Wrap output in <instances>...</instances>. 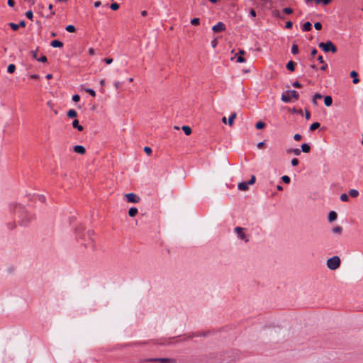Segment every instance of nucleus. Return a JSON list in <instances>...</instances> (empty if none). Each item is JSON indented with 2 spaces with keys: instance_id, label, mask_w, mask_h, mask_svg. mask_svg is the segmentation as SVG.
<instances>
[{
  "instance_id": "obj_7",
  "label": "nucleus",
  "mask_w": 363,
  "mask_h": 363,
  "mask_svg": "<svg viewBox=\"0 0 363 363\" xmlns=\"http://www.w3.org/2000/svg\"><path fill=\"white\" fill-rule=\"evenodd\" d=\"M235 232L238 234V238L241 240H245V242H248V239L247 235L243 233V228L241 227H236L235 228Z\"/></svg>"
},
{
  "instance_id": "obj_14",
  "label": "nucleus",
  "mask_w": 363,
  "mask_h": 363,
  "mask_svg": "<svg viewBox=\"0 0 363 363\" xmlns=\"http://www.w3.org/2000/svg\"><path fill=\"white\" fill-rule=\"evenodd\" d=\"M50 45L53 48H62L63 46V43L61 41L57 40H52L51 42Z\"/></svg>"
},
{
  "instance_id": "obj_30",
  "label": "nucleus",
  "mask_w": 363,
  "mask_h": 363,
  "mask_svg": "<svg viewBox=\"0 0 363 363\" xmlns=\"http://www.w3.org/2000/svg\"><path fill=\"white\" fill-rule=\"evenodd\" d=\"M255 127L257 129H262L265 127V123L262 121H259L256 123Z\"/></svg>"
},
{
  "instance_id": "obj_5",
  "label": "nucleus",
  "mask_w": 363,
  "mask_h": 363,
  "mask_svg": "<svg viewBox=\"0 0 363 363\" xmlns=\"http://www.w3.org/2000/svg\"><path fill=\"white\" fill-rule=\"evenodd\" d=\"M150 362H160V363H176V360L172 358H150L145 360Z\"/></svg>"
},
{
  "instance_id": "obj_19",
  "label": "nucleus",
  "mask_w": 363,
  "mask_h": 363,
  "mask_svg": "<svg viewBox=\"0 0 363 363\" xmlns=\"http://www.w3.org/2000/svg\"><path fill=\"white\" fill-rule=\"evenodd\" d=\"M138 213V209L136 208H130L128 211V215L130 216V217H134L137 215Z\"/></svg>"
},
{
  "instance_id": "obj_11",
  "label": "nucleus",
  "mask_w": 363,
  "mask_h": 363,
  "mask_svg": "<svg viewBox=\"0 0 363 363\" xmlns=\"http://www.w3.org/2000/svg\"><path fill=\"white\" fill-rule=\"evenodd\" d=\"M248 183L247 182H241L238 184V189L240 191H247L248 189Z\"/></svg>"
},
{
  "instance_id": "obj_54",
  "label": "nucleus",
  "mask_w": 363,
  "mask_h": 363,
  "mask_svg": "<svg viewBox=\"0 0 363 363\" xmlns=\"http://www.w3.org/2000/svg\"><path fill=\"white\" fill-rule=\"evenodd\" d=\"M18 26H19V27L24 28L26 26V22L23 20L21 21Z\"/></svg>"
},
{
  "instance_id": "obj_8",
  "label": "nucleus",
  "mask_w": 363,
  "mask_h": 363,
  "mask_svg": "<svg viewBox=\"0 0 363 363\" xmlns=\"http://www.w3.org/2000/svg\"><path fill=\"white\" fill-rule=\"evenodd\" d=\"M212 30L215 33L221 32L225 30V26L223 23L219 22L213 26Z\"/></svg>"
},
{
  "instance_id": "obj_28",
  "label": "nucleus",
  "mask_w": 363,
  "mask_h": 363,
  "mask_svg": "<svg viewBox=\"0 0 363 363\" xmlns=\"http://www.w3.org/2000/svg\"><path fill=\"white\" fill-rule=\"evenodd\" d=\"M291 52L294 55L298 54V45L296 44H293L292 48H291Z\"/></svg>"
},
{
  "instance_id": "obj_46",
  "label": "nucleus",
  "mask_w": 363,
  "mask_h": 363,
  "mask_svg": "<svg viewBox=\"0 0 363 363\" xmlns=\"http://www.w3.org/2000/svg\"><path fill=\"white\" fill-rule=\"evenodd\" d=\"M291 164L293 166H297L298 164V160L296 158H294L291 160Z\"/></svg>"
},
{
  "instance_id": "obj_15",
  "label": "nucleus",
  "mask_w": 363,
  "mask_h": 363,
  "mask_svg": "<svg viewBox=\"0 0 363 363\" xmlns=\"http://www.w3.org/2000/svg\"><path fill=\"white\" fill-rule=\"evenodd\" d=\"M324 103L326 106H330L333 104V99L330 96H326L324 98Z\"/></svg>"
},
{
  "instance_id": "obj_38",
  "label": "nucleus",
  "mask_w": 363,
  "mask_h": 363,
  "mask_svg": "<svg viewBox=\"0 0 363 363\" xmlns=\"http://www.w3.org/2000/svg\"><path fill=\"white\" fill-rule=\"evenodd\" d=\"M200 20L198 18H194L191 21V23L194 26H197L199 24Z\"/></svg>"
},
{
  "instance_id": "obj_37",
  "label": "nucleus",
  "mask_w": 363,
  "mask_h": 363,
  "mask_svg": "<svg viewBox=\"0 0 363 363\" xmlns=\"http://www.w3.org/2000/svg\"><path fill=\"white\" fill-rule=\"evenodd\" d=\"M340 199H341V201L346 202V201H348L349 197L346 194H342L340 196Z\"/></svg>"
},
{
  "instance_id": "obj_23",
  "label": "nucleus",
  "mask_w": 363,
  "mask_h": 363,
  "mask_svg": "<svg viewBox=\"0 0 363 363\" xmlns=\"http://www.w3.org/2000/svg\"><path fill=\"white\" fill-rule=\"evenodd\" d=\"M182 129L186 135H189L191 133V128L189 126L184 125Z\"/></svg>"
},
{
  "instance_id": "obj_47",
  "label": "nucleus",
  "mask_w": 363,
  "mask_h": 363,
  "mask_svg": "<svg viewBox=\"0 0 363 363\" xmlns=\"http://www.w3.org/2000/svg\"><path fill=\"white\" fill-rule=\"evenodd\" d=\"M286 26V28L287 29H290V28H292V26H293V23H292V22H291V21H287V22L286 23V26Z\"/></svg>"
},
{
  "instance_id": "obj_57",
  "label": "nucleus",
  "mask_w": 363,
  "mask_h": 363,
  "mask_svg": "<svg viewBox=\"0 0 363 363\" xmlns=\"http://www.w3.org/2000/svg\"><path fill=\"white\" fill-rule=\"evenodd\" d=\"M30 79H37L39 78V76L38 74H32L30 77Z\"/></svg>"
},
{
  "instance_id": "obj_42",
  "label": "nucleus",
  "mask_w": 363,
  "mask_h": 363,
  "mask_svg": "<svg viewBox=\"0 0 363 363\" xmlns=\"http://www.w3.org/2000/svg\"><path fill=\"white\" fill-rule=\"evenodd\" d=\"M314 27L316 30H320L322 28V24L320 22H316L314 24Z\"/></svg>"
},
{
  "instance_id": "obj_12",
  "label": "nucleus",
  "mask_w": 363,
  "mask_h": 363,
  "mask_svg": "<svg viewBox=\"0 0 363 363\" xmlns=\"http://www.w3.org/2000/svg\"><path fill=\"white\" fill-rule=\"evenodd\" d=\"M350 76H351V77H352V78H353L352 82H353L354 84H357V83H359V79H358V77H357L358 74H357V72L356 71H352V72H350Z\"/></svg>"
},
{
  "instance_id": "obj_20",
  "label": "nucleus",
  "mask_w": 363,
  "mask_h": 363,
  "mask_svg": "<svg viewBox=\"0 0 363 363\" xmlns=\"http://www.w3.org/2000/svg\"><path fill=\"white\" fill-rule=\"evenodd\" d=\"M301 150L303 152L308 153L311 150V147L309 146V145H308L306 143L302 144L301 145Z\"/></svg>"
},
{
  "instance_id": "obj_50",
  "label": "nucleus",
  "mask_w": 363,
  "mask_h": 363,
  "mask_svg": "<svg viewBox=\"0 0 363 363\" xmlns=\"http://www.w3.org/2000/svg\"><path fill=\"white\" fill-rule=\"evenodd\" d=\"M294 87L296 88H301V84L298 82H294L292 84Z\"/></svg>"
},
{
  "instance_id": "obj_29",
  "label": "nucleus",
  "mask_w": 363,
  "mask_h": 363,
  "mask_svg": "<svg viewBox=\"0 0 363 363\" xmlns=\"http://www.w3.org/2000/svg\"><path fill=\"white\" fill-rule=\"evenodd\" d=\"M65 30L67 31V32H69V33H73V32H75L76 29H75V27L72 25H69L67 26L66 28H65Z\"/></svg>"
},
{
  "instance_id": "obj_39",
  "label": "nucleus",
  "mask_w": 363,
  "mask_h": 363,
  "mask_svg": "<svg viewBox=\"0 0 363 363\" xmlns=\"http://www.w3.org/2000/svg\"><path fill=\"white\" fill-rule=\"evenodd\" d=\"M144 151L148 155H150L152 153V149L150 147H145Z\"/></svg>"
},
{
  "instance_id": "obj_21",
  "label": "nucleus",
  "mask_w": 363,
  "mask_h": 363,
  "mask_svg": "<svg viewBox=\"0 0 363 363\" xmlns=\"http://www.w3.org/2000/svg\"><path fill=\"white\" fill-rule=\"evenodd\" d=\"M311 23L310 22H306L303 25V31H309L311 30Z\"/></svg>"
},
{
  "instance_id": "obj_22",
  "label": "nucleus",
  "mask_w": 363,
  "mask_h": 363,
  "mask_svg": "<svg viewBox=\"0 0 363 363\" xmlns=\"http://www.w3.org/2000/svg\"><path fill=\"white\" fill-rule=\"evenodd\" d=\"M288 153H294L295 155L298 156L301 154V150L298 148L289 149L287 150Z\"/></svg>"
},
{
  "instance_id": "obj_33",
  "label": "nucleus",
  "mask_w": 363,
  "mask_h": 363,
  "mask_svg": "<svg viewBox=\"0 0 363 363\" xmlns=\"http://www.w3.org/2000/svg\"><path fill=\"white\" fill-rule=\"evenodd\" d=\"M9 26L13 30H17L19 28L18 24H16L14 23H9Z\"/></svg>"
},
{
  "instance_id": "obj_35",
  "label": "nucleus",
  "mask_w": 363,
  "mask_h": 363,
  "mask_svg": "<svg viewBox=\"0 0 363 363\" xmlns=\"http://www.w3.org/2000/svg\"><path fill=\"white\" fill-rule=\"evenodd\" d=\"M281 179H282V181H283L284 183H286V184H289V183H290V181H291L290 177H289V176H287V175H284V176H283V177H281Z\"/></svg>"
},
{
  "instance_id": "obj_16",
  "label": "nucleus",
  "mask_w": 363,
  "mask_h": 363,
  "mask_svg": "<svg viewBox=\"0 0 363 363\" xmlns=\"http://www.w3.org/2000/svg\"><path fill=\"white\" fill-rule=\"evenodd\" d=\"M67 116L70 118H75L77 116V113L74 109H69L67 113Z\"/></svg>"
},
{
  "instance_id": "obj_60",
  "label": "nucleus",
  "mask_w": 363,
  "mask_h": 363,
  "mask_svg": "<svg viewBox=\"0 0 363 363\" xmlns=\"http://www.w3.org/2000/svg\"><path fill=\"white\" fill-rule=\"evenodd\" d=\"M316 53H317V50H316V49H315V48H314V49H313V50H312V51H311V55H312L313 57H314V56L316 55Z\"/></svg>"
},
{
  "instance_id": "obj_49",
  "label": "nucleus",
  "mask_w": 363,
  "mask_h": 363,
  "mask_svg": "<svg viewBox=\"0 0 363 363\" xmlns=\"http://www.w3.org/2000/svg\"><path fill=\"white\" fill-rule=\"evenodd\" d=\"M104 62H105L106 64L109 65V64L112 63L113 59L112 58H109V57L104 58Z\"/></svg>"
},
{
  "instance_id": "obj_31",
  "label": "nucleus",
  "mask_w": 363,
  "mask_h": 363,
  "mask_svg": "<svg viewBox=\"0 0 363 363\" xmlns=\"http://www.w3.org/2000/svg\"><path fill=\"white\" fill-rule=\"evenodd\" d=\"M84 90L89 93L91 96H92L93 97H95L96 96V92L94 90L91 89H84Z\"/></svg>"
},
{
  "instance_id": "obj_59",
  "label": "nucleus",
  "mask_w": 363,
  "mask_h": 363,
  "mask_svg": "<svg viewBox=\"0 0 363 363\" xmlns=\"http://www.w3.org/2000/svg\"><path fill=\"white\" fill-rule=\"evenodd\" d=\"M101 4V1H97L94 3V6L97 8V7L100 6Z\"/></svg>"
},
{
  "instance_id": "obj_26",
  "label": "nucleus",
  "mask_w": 363,
  "mask_h": 363,
  "mask_svg": "<svg viewBox=\"0 0 363 363\" xmlns=\"http://www.w3.org/2000/svg\"><path fill=\"white\" fill-rule=\"evenodd\" d=\"M320 125L318 122H315L311 125L310 130L313 131V130H316L317 128H318L320 127Z\"/></svg>"
},
{
  "instance_id": "obj_6",
  "label": "nucleus",
  "mask_w": 363,
  "mask_h": 363,
  "mask_svg": "<svg viewBox=\"0 0 363 363\" xmlns=\"http://www.w3.org/2000/svg\"><path fill=\"white\" fill-rule=\"evenodd\" d=\"M125 196L130 203H138L140 201V198L134 193L126 194Z\"/></svg>"
},
{
  "instance_id": "obj_2",
  "label": "nucleus",
  "mask_w": 363,
  "mask_h": 363,
  "mask_svg": "<svg viewBox=\"0 0 363 363\" xmlns=\"http://www.w3.org/2000/svg\"><path fill=\"white\" fill-rule=\"evenodd\" d=\"M341 260L338 256H334L327 260V267L331 270H335L340 266Z\"/></svg>"
},
{
  "instance_id": "obj_44",
  "label": "nucleus",
  "mask_w": 363,
  "mask_h": 363,
  "mask_svg": "<svg viewBox=\"0 0 363 363\" xmlns=\"http://www.w3.org/2000/svg\"><path fill=\"white\" fill-rule=\"evenodd\" d=\"M255 176L252 175L250 178V179L249 180V182H247L248 184L250 185V184H253L255 182Z\"/></svg>"
},
{
  "instance_id": "obj_10",
  "label": "nucleus",
  "mask_w": 363,
  "mask_h": 363,
  "mask_svg": "<svg viewBox=\"0 0 363 363\" xmlns=\"http://www.w3.org/2000/svg\"><path fill=\"white\" fill-rule=\"evenodd\" d=\"M72 126L74 128H77L79 131H82L84 128L82 125H79V121L75 119L72 122Z\"/></svg>"
},
{
  "instance_id": "obj_27",
  "label": "nucleus",
  "mask_w": 363,
  "mask_h": 363,
  "mask_svg": "<svg viewBox=\"0 0 363 363\" xmlns=\"http://www.w3.org/2000/svg\"><path fill=\"white\" fill-rule=\"evenodd\" d=\"M16 70V66L13 64H11L7 67V71L9 73H13Z\"/></svg>"
},
{
  "instance_id": "obj_56",
  "label": "nucleus",
  "mask_w": 363,
  "mask_h": 363,
  "mask_svg": "<svg viewBox=\"0 0 363 363\" xmlns=\"http://www.w3.org/2000/svg\"><path fill=\"white\" fill-rule=\"evenodd\" d=\"M31 53H32L33 57L37 60L38 59V57H37V51H32Z\"/></svg>"
},
{
  "instance_id": "obj_4",
  "label": "nucleus",
  "mask_w": 363,
  "mask_h": 363,
  "mask_svg": "<svg viewBox=\"0 0 363 363\" xmlns=\"http://www.w3.org/2000/svg\"><path fill=\"white\" fill-rule=\"evenodd\" d=\"M319 47L325 52H332L333 53H335L337 50L336 46L331 41L320 43Z\"/></svg>"
},
{
  "instance_id": "obj_24",
  "label": "nucleus",
  "mask_w": 363,
  "mask_h": 363,
  "mask_svg": "<svg viewBox=\"0 0 363 363\" xmlns=\"http://www.w3.org/2000/svg\"><path fill=\"white\" fill-rule=\"evenodd\" d=\"M349 195L352 198H356L359 195V192L356 189H351L349 191Z\"/></svg>"
},
{
  "instance_id": "obj_53",
  "label": "nucleus",
  "mask_w": 363,
  "mask_h": 363,
  "mask_svg": "<svg viewBox=\"0 0 363 363\" xmlns=\"http://www.w3.org/2000/svg\"><path fill=\"white\" fill-rule=\"evenodd\" d=\"M89 53L91 55H94L95 54V50L94 48H91L89 49Z\"/></svg>"
},
{
  "instance_id": "obj_1",
  "label": "nucleus",
  "mask_w": 363,
  "mask_h": 363,
  "mask_svg": "<svg viewBox=\"0 0 363 363\" xmlns=\"http://www.w3.org/2000/svg\"><path fill=\"white\" fill-rule=\"evenodd\" d=\"M94 232L88 230L84 235L83 239L85 240V242L84 243V245L86 247H89L91 249L95 248L94 245Z\"/></svg>"
},
{
  "instance_id": "obj_41",
  "label": "nucleus",
  "mask_w": 363,
  "mask_h": 363,
  "mask_svg": "<svg viewBox=\"0 0 363 363\" xmlns=\"http://www.w3.org/2000/svg\"><path fill=\"white\" fill-rule=\"evenodd\" d=\"M236 61L237 62L242 63L245 62V59L242 56L240 55L237 57Z\"/></svg>"
},
{
  "instance_id": "obj_25",
  "label": "nucleus",
  "mask_w": 363,
  "mask_h": 363,
  "mask_svg": "<svg viewBox=\"0 0 363 363\" xmlns=\"http://www.w3.org/2000/svg\"><path fill=\"white\" fill-rule=\"evenodd\" d=\"M332 231L334 233H337V234H340L342 231V228L341 226H335L333 228Z\"/></svg>"
},
{
  "instance_id": "obj_32",
  "label": "nucleus",
  "mask_w": 363,
  "mask_h": 363,
  "mask_svg": "<svg viewBox=\"0 0 363 363\" xmlns=\"http://www.w3.org/2000/svg\"><path fill=\"white\" fill-rule=\"evenodd\" d=\"M323 96L320 94H318V93H316L314 96H313V104H316V99H321Z\"/></svg>"
},
{
  "instance_id": "obj_18",
  "label": "nucleus",
  "mask_w": 363,
  "mask_h": 363,
  "mask_svg": "<svg viewBox=\"0 0 363 363\" xmlns=\"http://www.w3.org/2000/svg\"><path fill=\"white\" fill-rule=\"evenodd\" d=\"M236 113H233L228 118V123L230 126H233L234 123V120L236 118Z\"/></svg>"
},
{
  "instance_id": "obj_55",
  "label": "nucleus",
  "mask_w": 363,
  "mask_h": 363,
  "mask_svg": "<svg viewBox=\"0 0 363 363\" xmlns=\"http://www.w3.org/2000/svg\"><path fill=\"white\" fill-rule=\"evenodd\" d=\"M250 13L251 16H252V17L256 16V12L254 9H251Z\"/></svg>"
},
{
  "instance_id": "obj_64",
  "label": "nucleus",
  "mask_w": 363,
  "mask_h": 363,
  "mask_svg": "<svg viewBox=\"0 0 363 363\" xmlns=\"http://www.w3.org/2000/svg\"><path fill=\"white\" fill-rule=\"evenodd\" d=\"M264 146V143L263 142H260L257 144V147L259 148H262V147Z\"/></svg>"
},
{
  "instance_id": "obj_34",
  "label": "nucleus",
  "mask_w": 363,
  "mask_h": 363,
  "mask_svg": "<svg viewBox=\"0 0 363 363\" xmlns=\"http://www.w3.org/2000/svg\"><path fill=\"white\" fill-rule=\"evenodd\" d=\"M26 16L28 18V19H30V20H33V11H28L26 12Z\"/></svg>"
},
{
  "instance_id": "obj_61",
  "label": "nucleus",
  "mask_w": 363,
  "mask_h": 363,
  "mask_svg": "<svg viewBox=\"0 0 363 363\" xmlns=\"http://www.w3.org/2000/svg\"><path fill=\"white\" fill-rule=\"evenodd\" d=\"M318 60L320 62V63H324V61H323V58L321 55L318 56Z\"/></svg>"
},
{
  "instance_id": "obj_63",
  "label": "nucleus",
  "mask_w": 363,
  "mask_h": 363,
  "mask_svg": "<svg viewBox=\"0 0 363 363\" xmlns=\"http://www.w3.org/2000/svg\"><path fill=\"white\" fill-rule=\"evenodd\" d=\"M119 86H120V82H116L114 83V86H115L116 89H118Z\"/></svg>"
},
{
  "instance_id": "obj_3",
  "label": "nucleus",
  "mask_w": 363,
  "mask_h": 363,
  "mask_svg": "<svg viewBox=\"0 0 363 363\" xmlns=\"http://www.w3.org/2000/svg\"><path fill=\"white\" fill-rule=\"evenodd\" d=\"M291 98H294L295 100H298L299 98L298 93L295 90L287 91L286 94H283L281 95V101L285 103H289L291 101Z\"/></svg>"
},
{
  "instance_id": "obj_45",
  "label": "nucleus",
  "mask_w": 363,
  "mask_h": 363,
  "mask_svg": "<svg viewBox=\"0 0 363 363\" xmlns=\"http://www.w3.org/2000/svg\"><path fill=\"white\" fill-rule=\"evenodd\" d=\"M72 100L74 102H78L80 100V96L78 94H75L72 96Z\"/></svg>"
},
{
  "instance_id": "obj_58",
  "label": "nucleus",
  "mask_w": 363,
  "mask_h": 363,
  "mask_svg": "<svg viewBox=\"0 0 363 363\" xmlns=\"http://www.w3.org/2000/svg\"><path fill=\"white\" fill-rule=\"evenodd\" d=\"M328 67V65L326 63H323V66L320 67L321 70H325Z\"/></svg>"
},
{
  "instance_id": "obj_36",
  "label": "nucleus",
  "mask_w": 363,
  "mask_h": 363,
  "mask_svg": "<svg viewBox=\"0 0 363 363\" xmlns=\"http://www.w3.org/2000/svg\"><path fill=\"white\" fill-rule=\"evenodd\" d=\"M110 8L113 11H116L119 9V4L117 3H113L111 4Z\"/></svg>"
},
{
  "instance_id": "obj_43",
  "label": "nucleus",
  "mask_w": 363,
  "mask_h": 363,
  "mask_svg": "<svg viewBox=\"0 0 363 363\" xmlns=\"http://www.w3.org/2000/svg\"><path fill=\"white\" fill-rule=\"evenodd\" d=\"M37 60L39 61V62H47V57L45 55H43L40 58H38Z\"/></svg>"
},
{
  "instance_id": "obj_40",
  "label": "nucleus",
  "mask_w": 363,
  "mask_h": 363,
  "mask_svg": "<svg viewBox=\"0 0 363 363\" xmlns=\"http://www.w3.org/2000/svg\"><path fill=\"white\" fill-rule=\"evenodd\" d=\"M283 11L286 14H291L293 13V9L291 8H284Z\"/></svg>"
},
{
  "instance_id": "obj_48",
  "label": "nucleus",
  "mask_w": 363,
  "mask_h": 363,
  "mask_svg": "<svg viewBox=\"0 0 363 363\" xmlns=\"http://www.w3.org/2000/svg\"><path fill=\"white\" fill-rule=\"evenodd\" d=\"M301 135L300 134H295L294 138L296 141H299L301 140Z\"/></svg>"
},
{
  "instance_id": "obj_51",
  "label": "nucleus",
  "mask_w": 363,
  "mask_h": 363,
  "mask_svg": "<svg viewBox=\"0 0 363 363\" xmlns=\"http://www.w3.org/2000/svg\"><path fill=\"white\" fill-rule=\"evenodd\" d=\"M7 3H8V5L11 7H13L15 4L14 0H8Z\"/></svg>"
},
{
  "instance_id": "obj_62",
  "label": "nucleus",
  "mask_w": 363,
  "mask_h": 363,
  "mask_svg": "<svg viewBox=\"0 0 363 363\" xmlns=\"http://www.w3.org/2000/svg\"><path fill=\"white\" fill-rule=\"evenodd\" d=\"M330 1H331V0H323V1H322V2H323V4L324 5H328V4H330Z\"/></svg>"
},
{
  "instance_id": "obj_52",
  "label": "nucleus",
  "mask_w": 363,
  "mask_h": 363,
  "mask_svg": "<svg viewBox=\"0 0 363 363\" xmlns=\"http://www.w3.org/2000/svg\"><path fill=\"white\" fill-rule=\"evenodd\" d=\"M305 116L307 120H308L311 117V113L308 110H306L305 111Z\"/></svg>"
},
{
  "instance_id": "obj_13",
  "label": "nucleus",
  "mask_w": 363,
  "mask_h": 363,
  "mask_svg": "<svg viewBox=\"0 0 363 363\" xmlns=\"http://www.w3.org/2000/svg\"><path fill=\"white\" fill-rule=\"evenodd\" d=\"M337 215L336 212L332 211L329 213L328 215V220L329 222H333L337 219Z\"/></svg>"
},
{
  "instance_id": "obj_9",
  "label": "nucleus",
  "mask_w": 363,
  "mask_h": 363,
  "mask_svg": "<svg viewBox=\"0 0 363 363\" xmlns=\"http://www.w3.org/2000/svg\"><path fill=\"white\" fill-rule=\"evenodd\" d=\"M73 150L74 152L80 154V155H84L86 153V149L82 145H75L73 147Z\"/></svg>"
},
{
  "instance_id": "obj_17",
  "label": "nucleus",
  "mask_w": 363,
  "mask_h": 363,
  "mask_svg": "<svg viewBox=\"0 0 363 363\" xmlns=\"http://www.w3.org/2000/svg\"><path fill=\"white\" fill-rule=\"evenodd\" d=\"M295 66H296V63L293 61H289L287 64H286V68L287 69H289V71L291 72H293L294 71L295 69Z\"/></svg>"
}]
</instances>
